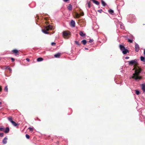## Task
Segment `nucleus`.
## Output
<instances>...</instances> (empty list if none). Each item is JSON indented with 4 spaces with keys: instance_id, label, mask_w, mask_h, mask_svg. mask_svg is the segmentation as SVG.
<instances>
[{
    "instance_id": "f257e3e1",
    "label": "nucleus",
    "mask_w": 145,
    "mask_h": 145,
    "mask_svg": "<svg viewBox=\"0 0 145 145\" xmlns=\"http://www.w3.org/2000/svg\"><path fill=\"white\" fill-rule=\"evenodd\" d=\"M141 71V69L139 67L136 68L135 71V73L133 74L131 77L134 79L136 81H138L142 78L141 76H140L139 74Z\"/></svg>"
},
{
    "instance_id": "f03ea898",
    "label": "nucleus",
    "mask_w": 145,
    "mask_h": 145,
    "mask_svg": "<svg viewBox=\"0 0 145 145\" xmlns=\"http://www.w3.org/2000/svg\"><path fill=\"white\" fill-rule=\"evenodd\" d=\"M119 47L120 50L122 51V52L124 54H126L127 52H129L128 50L125 48L123 45L120 44Z\"/></svg>"
},
{
    "instance_id": "7ed1b4c3",
    "label": "nucleus",
    "mask_w": 145,
    "mask_h": 145,
    "mask_svg": "<svg viewBox=\"0 0 145 145\" xmlns=\"http://www.w3.org/2000/svg\"><path fill=\"white\" fill-rule=\"evenodd\" d=\"M129 37H127V40L130 43H131L133 42V41L134 39V37L132 35H131L129 36Z\"/></svg>"
},
{
    "instance_id": "20e7f679",
    "label": "nucleus",
    "mask_w": 145,
    "mask_h": 145,
    "mask_svg": "<svg viewBox=\"0 0 145 145\" xmlns=\"http://www.w3.org/2000/svg\"><path fill=\"white\" fill-rule=\"evenodd\" d=\"M139 45L137 43H135V51L136 52H138L139 50Z\"/></svg>"
},
{
    "instance_id": "39448f33",
    "label": "nucleus",
    "mask_w": 145,
    "mask_h": 145,
    "mask_svg": "<svg viewBox=\"0 0 145 145\" xmlns=\"http://www.w3.org/2000/svg\"><path fill=\"white\" fill-rule=\"evenodd\" d=\"M129 64V65H132L134 64H136V60H132L130 61H129L128 62Z\"/></svg>"
},
{
    "instance_id": "423d86ee",
    "label": "nucleus",
    "mask_w": 145,
    "mask_h": 145,
    "mask_svg": "<svg viewBox=\"0 0 145 145\" xmlns=\"http://www.w3.org/2000/svg\"><path fill=\"white\" fill-rule=\"evenodd\" d=\"M75 23L74 20H72L71 22L70 25L72 27H74L75 26Z\"/></svg>"
},
{
    "instance_id": "0eeeda50",
    "label": "nucleus",
    "mask_w": 145,
    "mask_h": 145,
    "mask_svg": "<svg viewBox=\"0 0 145 145\" xmlns=\"http://www.w3.org/2000/svg\"><path fill=\"white\" fill-rule=\"evenodd\" d=\"M63 35L64 37H67L69 35V34L65 31H63Z\"/></svg>"
},
{
    "instance_id": "6e6552de",
    "label": "nucleus",
    "mask_w": 145,
    "mask_h": 145,
    "mask_svg": "<svg viewBox=\"0 0 145 145\" xmlns=\"http://www.w3.org/2000/svg\"><path fill=\"white\" fill-rule=\"evenodd\" d=\"M7 137H5L3 140V143L4 144H5L7 143Z\"/></svg>"
},
{
    "instance_id": "1a4fd4ad",
    "label": "nucleus",
    "mask_w": 145,
    "mask_h": 145,
    "mask_svg": "<svg viewBox=\"0 0 145 145\" xmlns=\"http://www.w3.org/2000/svg\"><path fill=\"white\" fill-rule=\"evenodd\" d=\"M46 29L45 30L42 29V31L44 34H48V32H47L48 31V29H47L46 28Z\"/></svg>"
},
{
    "instance_id": "9d476101",
    "label": "nucleus",
    "mask_w": 145,
    "mask_h": 145,
    "mask_svg": "<svg viewBox=\"0 0 145 145\" xmlns=\"http://www.w3.org/2000/svg\"><path fill=\"white\" fill-rule=\"evenodd\" d=\"M46 28L47 29H48V31H49L50 30H51L52 28V27L51 25H49L46 27Z\"/></svg>"
},
{
    "instance_id": "9b49d317",
    "label": "nucleus",
    "mask_w": 145,
    "mask_h": 145,
    "mask_svg": "<svg viewBox=\"0 0 145 145\" xmlns=\"http://www.w3.org/2000/svg\"><path fill=\"white\" fill-rule=\"evenodd\" d=\"M9 131V128L8 127H6L4 131L5 132V133H8Z\"/></svg>"
},
{
    "instance_id": "f8f14e48",
    "label": "nucleus",
    "mask_w": 145,
    "mask_h": 145,
    "mask_svg": "<svg viewBox=\"0 0 145 145\" xmlns=\"http://www.w3.org/2000/svg\"><path fill=\"white\" fill-rule=\"evenodd\" d=\"M80 35L82 37H84L86 35V34L83 33L82 31H80L79 33Z\"/></svg>"
},
{
    "instance_id": "ddd939ff",
    "label": "nucleus",
    "mask_w": 145,
    "mask_h": 145,
    "mask_svg": "<svg viewBox=\"0 0 145 145\" xmlns=\"http://www.w3.org/2000/svg\"><path fill=\"white\" fill-rule=\"evenodd\" d=\"M92 1L93 3L97 5H99V2L97 1H96L95 0H92Z\"/></svg>"
},
{
    "instance_id": "4468645a",
    "label": "nucleus",
    "mask_w": 145,
    "mask_h": 145,
    "mask_svg": "<svg viewBox=\"0 0 145 145\" xmlns=\"http://www.w3.org/2000/svg\"><path fill=\"white\" fill-rule=\"evenodd\" d=\"M67 8L69 10H71L72 9V6L71 4H69L67 7Z\"/></svg>"
},
{
    "instance_id": "2eb2a0df",
    "label": "nucleus",
    "mask_w": 145,
    "mask_h": 145,
    "mask_svg": "<svg viewBox=\"0 0 145 145\" xmlns=\"http://www.w3.org/2000/svg\"><path fill=\"white\" fill-rule=\"evenodd\" d=\"M60 56V53H58L54 55V56L56 58H59Z\"/></svg>"
},
{
    "instance_id": "dca6fc26",
    "label": "nucleus",
    "mask_w": 145,
    "mask_h": 145,
    "mask_svg": "<svg viewBox=\"0 0 145 145\" xmlns=\"http://www.w3.org/2000/svg\"><path fill=\"white\" fill-rule=\"evenodd\" d=\"M142 88L144 92L145 91V84H142Z\"/></svg>"
},
{
    "instance_id": "f3484780",
    "label": "nucleus",
    "mask_w": 145,
    "mask_h": 145,
    "mask_svg": "<svg viewBox=\"0 0 145 145\" xmlns=\"http://www.w3.org/2000/svg\"><path fill=\"white\" fill-rule=\"evenodd\" d=\"M43 59L42 57H39L37 59V61L38 62H40L42 61L43 60Z\"/></svg>"
},
{
    "instance_id": "a211bd4d",
    "label": "nucleus",
    "mask_w": 145,
    "mask_h": 145,
    "mask_svg": "<svg viewBox=\"0 0 145 145\" xmlns=\"http://www.w3.org/2000/svg\"><path fill=\"white\" fill-rule=\"evenodd\" d=\"M101 2L102 5L103 7H105L106 5V3L103 0H102Z\"/></svg>"
},
{
    "instance_id": "6ab92c4d",
    "label": "nucleus",
    "mask_w": 145,
    "mask_h": 145,
    "mask_svg": "<svg viewBox=\"0 0 145 145\" xmlns=\"http://www.w3.org/2000/svg\"><path fill=\"white\" fill-rule=\"evenodd\" d=\"M108 11L110 13L112 14H113V13L114 12V11L111 9L109 10H108Z\"/></svg>"
},
{
    "instance_id": "aec40b11",
    "label": "nucleus",
    "mask_w": 145,
    "mask_h": 145,
    "mask_svg": "<svg viewBox=\"0 0 145 145\" xmlns=\"http://www.w3.org/2000/svg\"><path fill=\"white\" fill-rule=\"evenodd\" d=\"M12 51L15 54L18 53V51L16 49L13 50Z\"/></svg>"
},
{
    "instance_id": "412c9836",
    "label": "nucleus",
    "mask_w": 145,
    "mask_h": 145,
    "mask_svg": "<svg viewBox=\"0 0 145 145\" xmlns=\"http://www.w3.org/2000/svg\"><path fill=\"white\" fill-rule=\"evenodd\" d=\"M120 28L121 29H125V27L122 24H120Z\"/></svg>"
},
{
    "instance_id": "4be33fe9",
    "label": "nucleus",
    "mask_w": 145,
    "mask_h": 145,
    "mask_svg": "<svg viewBox=\"0 0 145 145\" xmlns=\"http://www.w3.org/2000/svg\"><path fill=\"white\" fill-rule=\"evenodd\" d=\"M81 42L84 45H85L87 41L86 40H84L82 41Z\"/></svg>"
},
{
    "instance_id": "5701e85b",
    "label": "nucleus",
    "mask_w": 145,
    "mask_h": 145,
    "mask_svg": "<svg viewBox=\"0 0 145 145\" xmlns=\"http://www.w3.org/2000/svg\"><path fill=\"white\" fill-rule=\"evenodd\" d=\"M8 119L9 121H10L11 123L12 122V121H13L12 118L11 117H9L8 118Z\"/></svg>"
},
{
    "instance_id": "b1692460",
    "label": "nucleus",
    "mask_w": 145,
    "mask_h": 145,
    "mask_svg": "<svg viewBox=\"0 0 145 145\" xmlns=\"http://www.w3.org/2000/svg\"><path fill=\"white\" fill-rule=\"evenodd\" d=\"M140 60L142 61H145V57L142 56H141L140 57Z\"/></svg>"
},
{
    "instance_id": "393cba45",
    "label": "nucleus",
    "mask_w": 145,
    "mask_h": 145,
    "mask_svg": "<svg viewBox=\"0 0 145 145\" xmlns=\"http://www.w3.org/2000/svg\"><path fill=\"white\" fill-rule=\"evenodd\" d=\"M12 125H14L15 126H16L17 125H18V124L16 123L14 121H12Z\"/></svg>"
},
{
    "instance_id": "a878e982",
    "label": "nucleus",
    "mask_w": 145,
    "mask_h": 145,
    "mask_svg": "<svg viewBox=\"0 0 145 145\" xmlns=\"http://www.w3.org/2000/svg\"><path fill=\"white\" fill-rule=\"evenodd\" d=\"M4 90L6 91L7 92L8 91V88L7 86L5 87Z\"/></svg>"
},
{
    "instance_id": "bb28decb",
    "label": "nucleus",
    "mask_w": 145,
    "mask_h": 145,
    "mask_svg": "<svg viewBox=\"0 0 145 145\" xmlns=\"http://www.w3.org/2000/svg\"><path fill=\"white\" fill-rule=\"evenodd\" d=\"M135 91H136V93L137 95H138L139 94L140 91L138 90H135Z\"/></svg>"
},
{
    "instance_id": "cd10ccee",
    "label": "nucleus",
    "mask_w": 145,
    "mask_h": 145,
    "mask_svg": "<svg viewBox=\"0 0 145 145\" xmlns=\"http://www.w3.org/2000/svg\"><path fill=\"white\" fill-rule=\"evenodd\" d=\"M90 2H89L88 3V7L89 8L90 7Z\"/></svg>"
},
{
    "instance_id": "c85d7f7f",
    "label": "nucleus",
    "mask_w": 145,
    "mask_h": 145,
    "mask_svg": "<svg viewBox=\"0 0 145 145\" xmlns=\"http://www.w3.org/2000/svg\"><path fill=\"white\" fill-rule=\"evenodd\" d=\"M75 42L76 44L80 46V44L77 41H75Z\"/></svg>"
},
{
    "instance_id": "c756f323",
    "label": "nucleus",
    "mask_w": 145,
    "mask_h": 145,
    "mask_svg": "<svg viewBox=\"0 0 145 145\" xmlns=\"http://www.w3.org/2000/svg\"><path fill=\"white\" fill-rule=\"evenodd\" d=\"M25 137L27 139H29L30 137L29 135L28 134H26Z\"/></svg>"
},
{
    "instance_id": "7c9ffc66",
    "label": "nucleus",
    "mask_w": 145,
    "mask_h": 145,
    "mask_svg": "<svg viewBox=\"0 0 145 145\" xmlns=\"http://www.w3.org/2000/svg\"><path fill=\"white\" fill-rule=\"evenodd\" d=\"M28 129H29L30 131H33V128L32 127H29L28 128Z\"/></svg>"
},
{
    "instance_id": "2f4dec72",
    "label": "nucleus",
    "mask_w": 145,
    "mask_h": 145,
    "mask_svg": "<svg viewBox=\"0 0 145 145\" xmlns=\"http://www.w3.org/2000/svg\"><path fill=\"white\" fill-rule=\"evenodd\" d=\"M93 39H89V42L90 43H91L93 42Z\"/></svg>"
},
{
    "instance_id": "473e14b6",
    "label": "nucleus",
    "mask_w": 145,
    "mask_h": 145,
    "mask_svg": "<svg viewBox=\"0 0 145 145\" xmlns=\"http://www.w3.org/2000/svg\"><path fill=\"white\" fill-rule=\"evenodd\" d=\"M3 133H0V137H2L3 136Z\"/></svg>"
},
{
    "instance_id": "72a5a7b5",
    "label": "nucleus",
    "mask_w": 145,
    "mask_h": 145,
    "mask_svg": "<svg viewBox=\"0 0 145 145\" xmlns=\"http://www.w3.org/2000/svg\"><path fill=\"white\" fill-rule=\"evenodd\" d=\"M4 129L3 128L0 127V131H3Z\"/></svg>"
},
{
    "instance_id": "f704fd0d",
    "label": "nucleus",
    "mask_w": 145,
    "mask_h": 145,
    "mask_svg": "<svg viewBox=\"0 0 145 145\" xmlns=\"http://www.w3.org/2000/svg\"><path fill=\"white\" fill-rule=\"evenodd\" d=\"M102 11L103 10H102V9H101L98 10V11L100 13H101L102 12Z\"/></svg>"
},
{
    "instance_id": "c9c22d12",
    "label": "nucleus",
    "mask_w": 145,
    "mask_h": 145,
    "mask_svg": "<svg viewBox=\"0 0 145 145\" xmlns=\"http://www.w3.org/2000/svg\"><path fill=\"white\" fill-rule=\"evenodd\" d=\"M26 60H27V61H28V62H29V61H30V59L29 58H26Z\"/></svg>"
},
{
    "instance_id": "e433bc0d",
    "label": "nucleus",
    "mask_w": 145,
    "mask_h": 145,
    "mask_svg": "<svg viewBox=\"0 0 145 145\" xmlns=\"http://www.w3.org/2000/svg\"><path fill=\"white\" fill-rule=\"evenodd\" d=\"M11 59L12 61H14V59L13 58H11Z\"/></svg>"
},
{
    "instance_id": "4c0bfd02",
    "label": "nucleus",
    "mask_w": 145,
    "mask_h": 145,
    "mask_svg": "<svg viewBox=\"0 0 145 145\" xmlns=\"http://www.w3.org/2000/svg\"><path fill=\"white\" fill-rule=\"evenodd\" d=\"M8 69H9V71H10V72H12V69L10 68H8Z\"/></svg>"
},
{
    "instance_id": "58836bf2",
    "label": "nucleus",
    "mask_w": 145,
    "mask_h": 145,
    "mask_svg": "<svg viewBox=\"0 0 145 145\" xmlns=\"http://www.w3.org/2000/svg\"><path fill=\"white\" fill-rule=\"evenodd\" d=\"M56 44V43L54 42H52L51 43V44L52 45H53Z\"/></svg>"
},
{
    "instance_id": "ea45409f",
    "label": "nucleus",
    "mask_w": 145,
    "mask_h": 145,
    "mask_svg": "<svg viewBox=\"0 0 145 145\" xmlns=\"http://www.w3.org/2000/svg\"><path fill=\"white\" fill-rule=\"evenodd\" d=\"M129 58V57L128 56H126L125 57V59H128Z\"/></svg>"
},
{
    "instance_id": "a19ab883",
    "label": "nucleus",
    "mask_w": 145,
    "mask_h": 145,
    "mask_svg": "<svg viewBox=\"0 0 145 145\" xmlns=\"http://www.w3.org/2000/svg\"><path fill=\"white\" fill-rule=\"evenodd\" d=\"M63 1L65 2H67V1H69V0H63Z\"/></svg>"
},
{
    "instance_id": "79ce46f5",
    "label": "nucleus",
    "mask_w": 145,
    "mask_h": 145,
    "mask_svg": "<svg viewBox=\"0 0 145 145\" xmlns=\"http://www.w3.org/2000/svg\"><path fill=\"white\" fill-rule=\"evenodd\" d=\"M2 90V88L1 87H0V92Z\"/></svg>"
},
{
    "instance_id": "37998d69",
    "label": "nucleus",
    "mask_w": 145,
    "mask_h": 145,
    "mask_svg": "<svg viewBox=\"0 0 145 145\" xmlns=\"http://www.w3.org/2000/svg\"><path fill=\"white\" fill-rule=\"evenodd\" d=\"M144 55H145V49H144Z\"/></svg>"
},
{
    "instance_id": "c03bdc74",
    "label": "nucleus",
    "mask_w": 145,
    "mask_h": 145,
    "mask_svg": "<svg viewBox=\"0 0 145 145\" xmlns=\"http://www.w3.org/2000/svg\"><path fill=\"white\" fill-rule=\"evenodd\" d=\"M85 49H86V50H88V48H85Z\"/></svg>"
},
{
    "instance_id": "a18cd8bd",
    "label": "nucleus",
    "mask_w": 145,
    "mask_h": 145,
    "mask_svg": "<svg viewBox=\"0 0 145 145\" xmlns=\"http://www.w3.org/2000/svg\"><path fill=\"white\" fill-rule=\"evenodd\" d=\"M84 14L83 13H82V16H83L84 15Z\"/></svg>"
},
{
    "instance_id": "49530a36",
    "label": "nucleus",
    "mask_w": 145,
    "mask_h": 145,
    "mask_svg": "<svg viewBox=\"0 0 145 145\" xmlns=\"http://www.w3.org/2000/svg\"><path fill=\"white\" fill-rule=\"evenodd\" d=\"M1 104V102L0 101V104Z\"/></svg>"
}]
</instances>
